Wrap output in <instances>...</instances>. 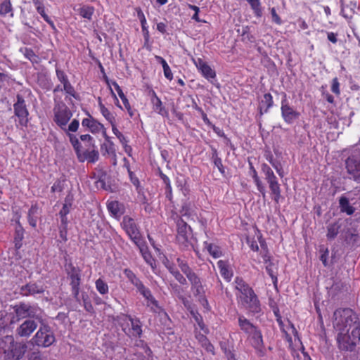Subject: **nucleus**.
Returning a JSON list of instances; mask_svg holds the SVG:
<instances>
[{
    "instance_id": "nucleus-3",
    "label": "nucleus",
    "mask_w": 360,
    "mask_h": 360,
    "mask_svg": "<svg viewBox=\"0 0 360 360\" xmlns=\"http://www.w3.org/2000/svg\"><path fill=\"white\" fill-rule=\"evenodd\" d=\"M0 349L4 351L6 360H19L25 354L27 346L22 342H15L12 335L0 339Z\"/></svg>"
},
{
    "instance_id": "nucleus-29",
    "label": "nucleus",
    "mask_w": 360,
    "mask_h": 360,
    "mask_svg": "<svg viewBox=\"0 0 360 360\" xmlns=\"http://www.w3.org/2000/svg\"><path fill=\"white\" fill-rule=\"evenodd\" d=\"M273 105L274 100L271 94L270 93L264 94L259 106V114L262 115L264 113H267Z\"/></svg>"
},
{
    "instance_id": "nucleus-28",
    "label": "nucleus",
    "mask_w": 360,
    "mask_h": 360,
    "mask_svg": "<svg viewBox=\"0 0 360 360\" xmlns=\"http://www.w3.org/2000/svg\"><path fill=\"white\" fill-rule=\"evenodd\" d=\"M136 245L139 247L145 262L148 264H149L152 268L155 266V259L153 258L150 252L148 250V248L147 245L145 244L143 240L141 241V243H140V245Z\"/></svg>"
},
{
    "instance_id": "nucleus-10",
    "label": "nucleus",
    "mask_w": 360,
    "mask_h": 360,
    "mask_svg": "<svg viewBox=\"0 0 360 360\" xmlns=\"http://www.w3.org/2000/svg\"><path fill=\"white\" fill-rule=\"evenodd\" d=\"M345 169L349 178L360 183V153H353L345 160Z\"/></svg>"
},
{
    "instance_id": "nucleus-19",
    "label": "nucleus",
    "mask_w": 360,
    "mask_h": 360,
    "mask_svg": "<svg viewBox=\"0 0 360 360\" xmlns=\"http://www.w3.org/2000/svg\"><path fill=\"white\" fill-rule=\"evenodd\" d=\"M191 284V290L195 297H205V285L200 276L195 273L187 278Z\"/></svg>"
},
{
    "instance_id": "nucleus-9",
    "label": "nucleus",
    "mask_w": 360,
    "mask_h": 360,
    "mask_svg": "<svg viewBox=\"0 0 360 360\" xmlns=\"http://www.w3.org/2000/svg\"><path fill=\"white\" fill-rule=\"evenodd\" d=\"M122 330L131 337L140 338L142 334V325L138 318L130 315H123Z\"/></svg>"
},
{
    "instance_id": "nucleus-25",
    "label": "nucleus",
    "mask_w": 360,
    "mask_h": 360,
    "mask_svg": "<svg viewBox=\"0 0 360 360\" xmlns=\"http://www.w3.org/2000/svg\"><path fill=\"white\" fill-rule=\"evenodd\" d=\"M151 103L153 105V109L155 112L165 117H169L168 110L163 105L160 98L154 91L152 92Z\"/></svg>"
},
{
    "instance_id": "nucleus-54",
    "label": "nucleus",
    "mask_w": 360,
    "mask_h": 360,
    "mask_svg": "<svg viewBox=\"0 0 360 360\" xmlns=\"http://www.w3.org/2000/svg\"><path fill=\"white\" fill-rule=\"evenodd\" d=\"M37 11L40 14L43 19L51 26L53 30H56V26L53 21L46 13L44 5L37 8Z\"/></svg>"
},
{
    "instance_id": "nucleus-2",
    "label": "nucleus",
    "mask_w": 360,
    "mask_h": 360,
    "mask_svg": "<svg viewBox=\"0 0 360 360\" xmlns=\"http://www.w3.org/2000/svg\"><path fill=\"white\" fill-rule=\"evenodd\" d=\"M238 304L251 314L262 311L261 302L254 289L242 278L236 276L234 280Z\"/></svg>"
},
{
    "instance_id": "nucleus-52",
    "label": "nucleus",
    "mask_w": 360,
    "mask_h": 360,
    "mask_svg": "<svg viewBox=\"0 0 360 360\" xmlns=\"http://www.w3.org/2000/svg\"><path fill=\"white\" fill-rule=\"evenodd\" d=\"M97 291L101 295H106L109 292V287L106 282L102 278H98L95 282Z\"/></svg>"
},
{
    "instance_id": "nucleus-56",
    "label": "nucleus",
    "mask_w": 360,
    "mask_h": 360,
    "mask_svg": "<svg viewBox=\"0 0 360 360\" xmlns=\"http://www.w3.org/2000/svg\"><path fill=\"white\" fill-rule=\"evenodd\" d=\"M274 264L271 262L266 264V271L271 278L273 283L276 285L278 282L277 275L274 271Z\"/></svg>"
},
{
    "instance_id": "nucleus-23",
    "label": "nucleus",
    "mask_w": 360,
    "mask_h": 360,
    "mask_svg": "<svg viewBox=\"0 0 360 360\" xmlns=\"http://www.w3.org/2000/svg\"><path fill=\"white\" fill-rule=\"evenodd\" d=\"M65 271L70 280V285L81 283V270L72 262L65 265Z\"/></svg>"
},
{
    "instance_id": "nucleus-58",
    "label": "nucleus",
    "mask_w": 360,
    "mask_h": 360,
    "mask_svg": "<svg viewBox=\"0 0 360 360\" xmlns=\"http://www.w3.org/2000/svg\"><path fill=\"white\" fill-rule=\"evenodd\" d=\"M112 133L116 136V137L119 139L120 142L122 145H126V143H128V140L127 138L118 130L116 127L115 123L111 125Z\"/></svg>"
},
{
    "instance_id": "nucleus-46",
    "label": "nucleus",
    "mask_w": 360,
    "mask_h": 360,
    "mask_svg": "<svg viewBox=\"0 0 360 360\" xmlns=\"http://www.w3.org/2000/svg\"><path fill=\"white\" fill-rule=\"evenodd\" d=\"M340 229V225L338 223H333L327 226V234L326 237L328 240L334 239L339 233Z\"/></svg>"
},
{
    "instance_id": "nucleus-18",
    "label": "nucleus",
    "mask_w": 360,
    "mask_h": 360,
    "mask_svg": "<svg viewBox=\"0 0 360 360\" xmlns=\"http://www.w3.org/2000/svg\"><path fill=\"white\" fill-rule=\"evenodd\" d=\"M56 74L58 80L63 84V90L67 96H71L77 98V94L74 86L71 84L67 74L62 70L56 68Z\"/></svg>"
},
{
    "instance_id": "nucleus-36",
    "label": "nucleus",
    "mask_w": 360,
    "mask_h": 360,
    "mask_svg": "<svg viewBox=\"0 0 360 360\" xmlns=\"http://www.w3.org/2000/svg\"><path fill=\"white\" fill-rule=\"evenodd\" d=\"M203 245L213 258H219L223 255L222 251L219 246L213 243H208L207 241H205Z\"/></svg>"
},
{
    "instance_id": "nucleus-45",
    "label": "nucleus",
    "mask_w": 360,
    "mask_h": 360,
    "mask_svg": "<svg viewBox=\"0 0 360 360\" xmlns=\"http://www.w3.org/2000/svg\"><path fill=\"white\" fill-rule=\"evenodd\" d=\"M108 210L113 215H120L122 214V205L117 200H112L107 204Z\"/></svg>"
},
{
    "instance_id": "nucleus-4",
    "label": "nucleus",
    "mask_w": 360,
    "mask_h": 360,
    "mask_svg": "<svg viewBox=\"0 0 360 360\" xmlns=\"http://www.w3.org/2000/svg\"><path fill=\"white\" fill-rule=\"evenodd\" d=\"M172 217L176 222V240L182 250H186L191 245L190 236L192 234L191 227L176 213L174 214Z\"/></svg>"
},
{
    "instance_id": "nucleus-59",
    "label": "nucleus",
    "mask_w": 360,
    "mask_h": 360,
    "mask_svg": "<svg viewBox=\"0 0 360 360\" xmlns=\"http://www.w3.org/2000/svg\"><path fill=\"white\" fill-rule=\"evenodd\" d=\"M103 78L105 80V83L109 86V89L110 91V94H111L112 96L114 98V99L115 100V104L117 105V107H119L120 108H122V106L120 105V103H119V101H118V99L117 98L116 94L114 93L112 89L111 88L112 82L110 81V79H108V77L106 75L105 72L103 73Z\"/></svg>"
},
{
    "instance_id": "nucleus-14",
    "label": "nucleus",
    "mask_w": 360,
    "mask_h": 360,
    "mask_svg": "<svg viewBox=\"0 0 360 360\" xmlns=\"http://www.w3.org/2000/svg\"><path fill=\"white\" fill-rule=\"evenodd\" d=\"M248 335L250 342L255 349L257 356H264L265 355V347L261 330L257 327Z\"/></svg>"
},
{
    "instance_id": "nucleus-35",
    "label": "nucleus",
    "mask_w": 360,
    "mask_h": 360,
    "mask_svg": "<svg viewBox=\"0 0 360 360\" xmlns=\"http://www.w3.org/2000/svg\"><path fill=\"white\" fill-rule=\"evenodd\" d=\"M18 226L15 228L14 244L16 250H19L22 245V240L24 238V229L20 224L19 220L17 221Z\"/></svg>"
},
{
    "instance_id": "nucleus-51",
    "label": "nucleus",
    "mask_w": 360,
    "mask_h": 360,
    "mask_svg": "<svg viewBox=\"0 0 360 360\" xmlns=\"http://www.w3.org/2000/svg\"><path fill=\"white\" fill-rule=\"evenodd\" d=\"M261 170L264 174V179L266 181L269 180H274V179L276 178L274 171L266 163L262 164Z\"/></svg>"
},
{
    "instance_id": "nucleus-24",
    "label": "nucleus",
    "mask_w": 360,
    "mask_h": 360,
    "mask_svg": "<svg viewBox=\"0 0 360 360\" xmlns=\"http://www.w3.org/2000/svg\"><path fill=\"white\" fill-rule=\"evenodd\" d=\"M44 292L42 285H39L35 283H29L20 288V294L22 296L34 295L35 294H41Z\"/></svg>"
},
{
    "instance_id": "nucleus-22",
    "label": "nucleus",
    "mask_w": 360,
    "mask_h": 360,
    "mask_svg": "<svg viewBox=\"0 0 360 360\" xmlns=\"http://www.w3.org/2000/svg\"><path fill=\"white\" fill-rule=\"evenodd\" d=\"M266 182L271 191L272 200L276 204H278L281 200H283V197L281 195V188L278 178L276 177L274 180H269Z\"/></svg>"
},
{
    "instance_id": "nucleus-33",
    "label": "nucleus",
    "mask_w": 360,
    "mask_h": 360,
    "mask_svg": "<svg viewBox=\"0 0 360 360\" xmlns=\"http://www.w3.org/2000/svg\"><path fill=\"white\" fill-rule=\"evenodd\" d=\"M38 215L39 207L37 203L32 204L28 211L27 219L30 225L33 228L37 227Z\"/></svg>"
},
{
    "instance_id": "nucleus-32",
    "label": "nucleus",
    "mask_w": 360,
    "mask_h": 360,
    "mask_svg": "<svg viewBox=\"0 0 360 360\" xmlns=\"http://www.w3.org/2000/svg\"><path fill=\"white\" fill-rule=\"evenodd\" d=\"M123 273L128 281L133 285L136 289H138L143 283L140 278L136 275V274L129 268H126L123 270Z\"/></svg>"
},
{
    "instance_id": "nucleus-55",
    "label": "nucleus",
    "mask_w": 360,
    "mask_h": 360,
    "mask_svg": "<svg viewBox=\"0 0 360 360\" xmlns=\"http://www.w3.org/2000/svg\"><path fill=\"white\" fill-rule=\"evenodd\" d=\"M72 198L69 196H67L65 199V203L63 205L62 209L59 212V215H68L70 213V209L72 207Z\"/></svg>"
},
{
    "instance_id": "nucleus-47",
    "label": "nucleus",
    "mask_w": 360,
    "mask_h": 360,
    "mask_svg": "<svg viewBox=\"0 0 360 360\" xmlns=\"http://www.w3.org/2000/svg\"><path fill=\"white\" fill-rule=\"evenodd\" d=\"M192 316L200 329L205 334L210 333L209 328L205 324L202 316L198 311H191Z\"/></svg>"
},
{
    "instance_id": "nucleus-41",
    "label": "nucleus",
    "mask_w": 360,
    "mask_h": 360,
    "mask_svg": "<svg viewBox=\"0 0 360 360\" xmlns=\"http://www.w3.org/2000/svg\"><path fill=\"white\" fill-rule=\"evenodd\" d=\"M101 149L108 155H112L115 158L116 157L115 144L109 136H106L105 141H104V143L101 146Z\"/></svg>"
},
{
    "instance_id": "nucleus-6",
    "label": "nucleus",
    "mask_w": 360,
    "mask_h": 360,
    "mask_svg": "<svg viewBox=\"0 0 360 360\" xmlns=\"http://www.w3.org/2000/svg\"><path fill=\"white\" fill-rule=\"evenodd\" d=\"M354 312L349 308L338 309L333 314V325L338 331H345L356 322Z\"/></svg>"
},
{
    "instance_id": "nucleus-21",
    "label": "nucleus",
    "mask_w": 360,
    "mask_h": 360,
    "mask_svg": "<svg viewBox=\"0 0 360 360\" xmlns=\"http://www.w3.org/2000/svg\"><path fill=\"white\" fill-rule=\"evenodd\" d=\"M88 117L84 118L82 121L83 127L87 128L92 134H98L102 129H105L104 125L94 118L89 112Z\"/></svg>"
},
{
    "instance_id": "nucleus-30",
    "label": "nucleus",
    "mask_w": 360,
    "mask_h": 360,
    "mask_svg": "<svg viewBox=\"0 0 360 360\" xmlns=\"http://www.w3.org/2000/svg\"><path fill=\"white\" fill-rule=\"evenodd\" d=\"M238 321L240 329L246 335H248L249 333L252 332L256 328H257V326L254 325L243 315H240L238 316Z\"/></svg>"
},
{
    "instance_id": "nucleus-60",
    "label": "nucleus",
    "mask_w": 360,
    "mask_h": 360,
    "mask_svg": "<svg viewBox=\"0 0 360 360\" xmlns=\"http://www.w3.org/2000/svg\"><path fill=\"white\" fill-rule=\"evenodd\" d=\"M200 346L205 349V350L210 354H212V355H214L215 354V351H214V345L211 343V342L209 340L208 338H207L206 340H205L203 341V342H202L201 344H200Z\"/></svg>"
},
{
    "instance_id": "nucleus-34",
    "label": "nucleus",
    "mask_w": 360,
    "mask_h": 360,
    "mask_svg": "<svg viewBox=\"0 0 360 360\" xmlns=\"http://www.w3.org/2000/svg\"><path fill=\"white\" fill-rule=\"evenodd\" d=\"M0 15L13 17V8L11 0H1L0 2Z\"/></svg>"
},
{
    "instance_id": "nucleus-26",
    "label": "nucleus",
    "mask_w": 360,
    "mask_h": 360,
    "mask_svg": "<svg viewBox=\"0 0 360 360\" xmlns=\"http://www.w3.org/2000/svg\"><path fill=\"white\" fill-rule=\"evenodd\" d=\"M217 266L223 278L226 281L230 282L233 276V272L230 267L229 261L220 259L217 262Z\"/></svg>"
},
{
    "instance_id": "nucleus-64",
    "label": "nucleus",
    "mask_w": 360,
    "mask_h": 360,
    "mask_svg": "<svg viewBox=\"0 0 360 360\" xmlns=\"http://www.w3.org/2000/svg\"><path fill=\"white\" fill-rule=\"evenodd\" d=\"M331 91L337 96L340 94V83L337 77L332 79Z\"/></svg>"
},
{
    "instance_id": "nucleus-17",
    "label": "nucleus",
    "mask_w": 360,
    "mask_h": 360,
    "mask_svg": "<svg viewBox=\"0 0 360 360\" xmlns=\"http://www.w3.org/2000/svg\"><path fill=\"white\" fill-rule=\"evenodd\" d=\"M192 61L198 70L201 73L202 76L206 79L211 81V79L216 78L217 75L215 70H213L202 58H192Z\"/></svg>"
},
{
    "instance_id": "nucleus-40",
    "label": "nucleus",
    "mask_w": 360,
    "mask_h": 360,
    "mask_svg": "<svg viewBox=\"0 0 360 360\" xmlns=\"http://www.w3.org/2000/svg\"><path fill=\"white\" fill-rule=\"evenodd\" d=\"M147 307L150 309V311L154 313L160 314L161 312H165L164 309L162 307L160 306L158 301L155 298V297L152 295L149 298L146 300Z\"/></svg>"
},
{
    "instance_id": "nucleus-50",
    "label": "nucleus",
    "mask_w": 360,
    "mask_h": 360,
    "mask_svg": "<svg viewBox=\"0 0 360 360\" xmlns=\"http://www.w3.org/2000/svg\"><path fill=\"white\" fill-rule=\"evenodd\" d=\"M141 31L144 39L143 47L148 51H151L152 46L148 25L141 26Z\"/></svg>"
},
{
    "instance_id": "nucleus-15",
    "label": "nucleus",
    "mask_w": 360,
    "mask_h": 360,
    "mask_svg": "<svg viewBox=\"0 0 360 360\" xmlns=\"http://www.w3.org/2000/svg\"><path fill=\"white\" fill-rule=\"evenodd\" d=\"M276 320L281 330L285 334V338L286 340L288 342L290 346L292 344V338L291 335H293L295 337V340L297 339L300 343L302 345L300 339L298 336V332L296 330L294 324L290 321L287 320L288 324L285 325L283 320L282 317L279 316L278 318H276Z\"/></svg>"
},
{
    "instance_id": "nucleus-31",
    "label": "nucleus",
    "mask_w": 360,
    "mask_h": 360,
    "mask_svg": "<svg viewBox=\"0 0 360 360\" xmlns=\"http://www.w3.org/2000/svg\"><path fill=\"white\" fill-rule=\"evenodd\" d=\"M98 105L100 110L101 115L105 117V119L110 124V125L113 124L116 122L115 117L114 114L110 111L108 108L105 107V105L103 103L102 99L101 97H98Z\"/></svg>"
},
{
    "instance_id": "nucleus-11",
    "label": "nucleus",
    "mask_w": 360,
    "mask_h": 360,
    "mask_svg": "<svg viewBox=\"0 0 360 360\" xmlns=\"http://www.w3.org/2000/svg\"><path fill=\"white\" fill-rule=\"evenodd\" d=\"M281 112L283 121L288 124H293L300 117V112L290 105L287 99V95L283 93L281 100Z\"/></svg>"
},
{
    "instance_id": "nucleus-62",
    "label": "nucleus",
    "mask_w": 360,
    "mask_h": 360,
    "mask_svg": "<svg viewBox=\"0 0 360 360\" xmlns=\"http://www.w3.org/2000/svg\"><path fill=\"white\" fill-rule=\"evenodd\" d=\"M136 290L145 298V300H147L152 295L150 290L146 287L144 284H142L138 289H136Z\"/></svg>"
},
{
    "instance_id": "nucleus-7",
    "label": "nucleus",
    "mask_w": 360,
    "mask_h": 360,
    "mask_svg": "<svg viewBox=\"0 0 360 360\" xmlns=\"http://www.w3.org/2000/svg\"><path fill=\"white\" fill-rule=\"evenodd\" d=\"M53 111L54 122L67 134L68 123L72 117V111L62 101L54 105Z\"/></svg>"
},
{
    "instance_id": "nucleus-1",
    "label": "nucleus",
    "mask_w": 360,
    "mask_h": 360,
    "mask_svg": "<svg viewBox=\"0 0 360 360\" xmlns=\"http://www.w3.org/2000/svg\"><path fill=\"white\" fill-rule=\"evenodd\" d=\"M79 127V120L74 119L70 123L67 129V136L80 162L87 161L89 163H95L98 160L99 153L97 150L94 138L89 134L80 135L79 139L84 143L82 147L79 139L72 134L76 132Z\"/></svg>"
},
{
    "instance_id": "nucleus-13",
    "label": "nucleus",
    "mask_w": 360,
    "mask_h": 360,
    "mask_svg": "<svg viewBox=\"0 0 360 360\" xmlns=\"http://www.w3.org/2000/svg\"><path fill=\"white\" fill-rule=\"evenodd\" d=\"M122 226L131 240L136 245H140L143 238L134 219L128 216L124 217Z\"/></svg>"
},
{
    "instance_id": "nucleus-38",
    "label": "nucleus",
    "mask_w": 360,
    "mask_h": 360,
    "mask_svg": "<svg viewBox=\"0 0 360 360\" xmlns=\"http://www.w3.org/2000/svg\"><path fill=\"white\" fill-rule=\"evenodd\" d=\"M20 51L23 56L28 59L32 64H37L39 63V57L34 52V51L27 47H23L20 49Z\"/></svg>"
},
{
    "instance_id": "nucleus-27",
    "label": "nucleus",
    "mask_w": 360,
    "mask_h": 360,
    "mask_svg": "<svg viewBox=\"0 0 360 360\" xmlns=\"http://www.w3.org/2000/svg\"><path fill=\"white\" fill-rule=\"evenodd\" d=\"M249 169L251 173L252 177L254 180V182L257 186L258 191L262 194L263 198L266 197V190L263 183L262 182L260 178L258 176L257 172L253 166L252 163L249 160Z\"/></svg>"
},
{
    "instance_id": "nucleus-48",
    "label": "nucleus",
    "mask_w": 360,
    "mask_h": 360,
    "mask_svg": "<svg viewBox=\"0 0 360 360\" xmlns=\"http://www.w3.org/2000/svg\"><path fill=\"white\" fill-rule=\"evenodd\" d=\"M212 160L215 167H217L221 174H225V169L222 164L221 158L219 157L216 148H212Z\"/></svg>"
},
{
    "instance_id": "nucleus-20",
    "label": "nucleus",
    "mask_w": 360,
    "mask_h": 360,
    "mask_svg": "<svg viewBox=\"0 0 360 360\" xmlns=\"http://www.w3.org/2000/svg\"><path fill=\"white\" fill-rule=\"evenodd\" d=\"M37 323L34 320L27 319L16 329V334L22 338H27L37 329Z\"/></svg>"
},
{
    "instance_id": "nucleus-57",
    "label": "nucleus",
    "mask_w": 360,
    "mask_h": 360,
    "mask_svg": "<svg viewBox=\"0 0 360 360\" xmlns=\"http://www.w3.org/2000/svg\"><path fill=\"white\" fill-rule=\"evenodd\" d=\"M129 176L132 184L136 187L137 193L142 192V186H141L139 178L136 176L132 171H129Z\"/></svg>"
},
{
    "instance_id": "nucleus-61",
    "label": "nucleus",
    "mask_w": 360,
    "mask_h": 360,
    "mask_svg": "<svg viewBox=\"0 0 360 360\" xmlns=\"http://www.w3.org/2000/svg\"><path fill=\"white\" fill-rule=\"evenodd\" d=\"M136 290L145 298V300H147L152 295L150 290L146 287L144 284H142L138 289H136Z\"/></svg>"
},
{
    "instance_id": "nucleus-44",
    "label": "nucleus",
    "mask_w": 360,
    "mask_h": 360,
    "mask_svg": "<svg viewBox=\"0 0 360 360\" xmlns=\"http://www.w3.org/2000/svg\"><path fill=\"white\" fill-rule=\"evenodd\" d=\"M339 204L341 211L346 212L348 215H352L355 209L349 205V200L346 197H341L339 200Z\"/></svg>"
},
{
    "instance_id": "nucleus-37",
    "label": "nucleus",
    "mask_w": 360,
    "mask_h": 360,
    "mask_svg": "<svg viewBox=\"0 0 360 360\" xmlns=\"http://www.w3.org/2000/svg\"><path fill=\"white\" fill-rule=\"evenodd\" d=\"M94 11L95 9L94 6L89 5H83L78 9V13L82 18L90 21L92 20Z\"/></svg>"
},
{
    "instance_id": "nucleus-49",
    "label": "nucleus",
    "mask_w": 360,
    "mask_h": 360,
    "mask_svg": "<svg viewBox=\"0 0 360 360\" xmlns=\"http://www.w3.org/2000/svg\"><path fill=\"white\" fill-rule=\"evenodd\" d=\"M246 1L249 3L252 10L253 11L255 15L257 18H261L262 16V8L260 0H246Z\"/></svg>"
},
{
    "instance_id": "nucleus-5",
    "label": "nucleus",
    "mask_w": 360,
    "mask_h": 360,
    "mask_svg": "<svg viewBox=\"0 0 360 360\" xmlns=\"http://www.w3.org/2000/svg\"><path fill=\"white\" fill-rule=\"evenodd\" d=\"M13 309L18 321L27 318L37 320L42 319V310L37 304L21 302L14 305Z\"/></svg>"
},
{
    "instance_id": "nucleus-63",
    "label": "nucleus",
    "mask_w": 360,
    "mask_h": 360,
    "mask_svg": "<svg viewBox=\"0 0 360 360\" xmlns=\"http://www.w3.org/2000/svg\"><path fill=\"white\" fill-rule=\"evenodd\" d=\"M135 10L137 13V18H139V20L140 21L141 26L147 25L148 24H147V20H146V16H145L143 11L141 10V8L140 7H136L135 8Z\"/></svg>"
},
{
    "instance_id": "nucleus-8",
    "label": "nucleus",
    "mask_w": 360,
    "mask_h": 360,
    "mask_svg": "<svg viewBox=\"0 0 360 360\" xmlns=\"http://www.w3.org/2000/svg\"><path fill=\"white\" fill-rule=\"evenodd\" d=\"M55 336L51 328L46 324L41 325L31 339V343L38 347H48L55 342Z\"/></svg>"
},
{
    "instance_id": "nucleus-43",
    "label": "nucleus",
    "mask_w": 360,
    "mask_h": 360,
    "mask_svg": "<svg viewBox=\"0 0 360 360\" xmlns=\"http://www.w3.org/2000/svg\"><path fill=\"white\" fill-rule=\"evenodd\" d=\"M176 262L181 271L186 276L187 278L195 274V272L189 266L188 262L186 260L181 258H177Z\"/></svg>"
},
{
    "instance_id": "nucleus-12",
    "label": "nucleus",
    "mask_w": 360,
    "mask_h": 360,
    "mask_svg": "<svg viewBox=\"0 0 360 360\" xmlns=\"http://www.w3.org/2000/svg\"><path fill=\"white\" fill-rule=\"evenodd\" d=\"M15 115L18 118L19 124L26 127L29 122V111L24 98L20 95L16 96V102L13 104Z\"/></svg>"
},
{
    "instance_id": "nucleus-16",
    "label": "nucleus",
    "mask_w": 360,
    "mask_h": 360,
    "mask_svg": "<svg viewBox=\"0 0 360 360\" xmlns=\"http://www.w3.org/2000/svg\"><path fill=\"white\" fill-rule=\"evenodd\" d=\"M349 330L339 331L337 335V342L340 349L343 351H353L357 340H354L352 335L348 334Z\"/></svg>"
},
{
    "instance_id": "nucleus-53",
    "label": "nucleus",
    "mask_w": 360,
    "mask_h": 360,
    "mask_svg": "<svg viewBox=\"0 0 360 360\" xmlns=\"http://www.w3.org/2000/svg\"><path fill=\"white\" fill-rule=\"evenodd\" d=\"M319 253L320 257L319 259L321 261L323 265L325 267L328 266V256H329V250L328 248L325 247L324 245H321L319 248Z\"/></svg>"
},
{
    "instance_id": "nucleus-39",
    "label": "nucleus",
    "mask_w": 360,
    "mask_h": 360,
    "mask_svg": "<svg viewBox=\"0 0 360 360\" xmlns=\"http://www.w3.org/2000/svg\"><path fill=\"white\" fill-rule=\"evenodd\" d=\"M356 3L350 2L349 4L341 5V14L346 19H351L355 13Z\"/></svg>"
},
{
    "instance_id": "nucleus-42",
    "label": "nucleus",
    "mask_w": 360,
    "mask_h": 360,
    "mask_svg": "<svg viewBox=\"0 0 360 360\" xmlns=\"http://www.w3.org/2000/svg\"><path fill=\"white\" fill-rule=\"evenodd\" d=\"M176 262L181 271L186 276L187 278L195 274V272L189 266L188 262L186 260L181 258H177Z\"/></svg>"
}]
</instances>
